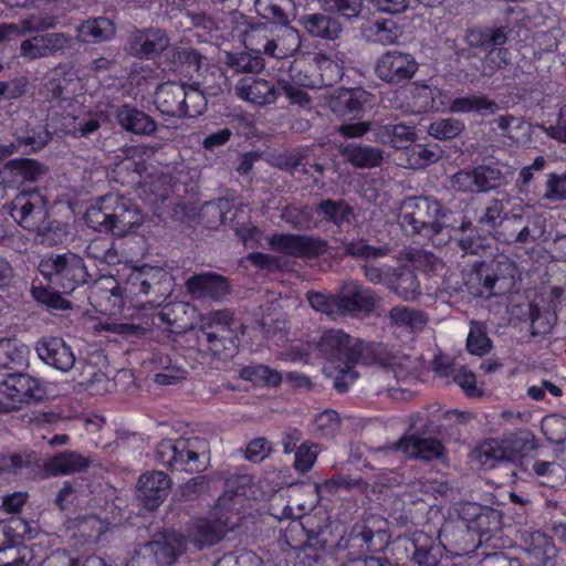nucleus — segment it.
<instances>
[{
  "instance_id": "f257e3e1",
  "label": "nucleus",
  "mask_w": 566,
  "mask_h": 566,
  "mask_svg": "<svg viewBox=\"0 0 566 566\" xmlns=\"http://www.w3.org/2000/svg\"><path fill=\"white\" fill-rule=\"evenodd\" d=\"M248 476L235 474L226 481V490L218 499L214 518H198L188 528V538L198 548L218 544L227 531L243 524L247 517Z\"/></svg>"
},
{
  "instance_id": "f03ea898",
  "label": "nucleus",
  "mask_w": 566,
  "mask_h": 566,
  "mask_svg": "<svg viewBox=\"0 0 566 566\" xmlns=\"http://www.w3.org/2000/svg\"><path fill=\"white\" fill-rule=\"evenodd\" d=\"M365 345L339 329L325 332L318 343L319 353L326 358L323 371L333 386L344 392L356 380L352 364L357 361Z\"/></svg>"
},
{
  "instance_id": "7ed1b4c3",
  "label": "nucleus",
  "mask_w": 566,
  "mask_h": 566,
  "mask_svg": "<svg viewBox=\"0 0 566 566\" xmlns=\"http://www.w3.org/2000/svg\"><path fill=\"white\" fill-rule=\"evenodd\" d=\"M88 227L98 232L125 237L135 232L144 222V214L132 199L106 195L99 197L96 203L85 212Z\"/></svg>"
},
{
  "instance_id": "20e7f679",
  "label": "nucleus",
  "mask_w": 566,
  "mask_h": 566,
  "mask_svg": "<svg viewBox=\"0 0 566 566\" xmlns=\"http://www.w3.org/2000/svg\"><path fill=\"white\" fill-rule=\"evenodd\" d=\"M12 218L24 229L41 237V243L61 241L65 231L60 222L51 220L45 200L38 192L20 193L12 201Z\"/></svg>"
},
{
  "instance_id": "39448f33",
  "label": "nucleus",
  "mask_w": 566,
  "mask_h": 566,
  "mask_svg": "<svg viewBox=\"0 0 566 566\" xmlns=\"http://www.w3.org/2000/svg\"><path fill=\"white\" fill-rule=\"evenodd\" d=\"M155 459L171 471L199 472L206 469V443L199 438L164 439L155 449Z\"/></svg>"
},
{
  "instance_id": "423d86ee",
  "label": "nucleus",
  "mask_w": 566,
  "mask_h": 566,
  "mask_svg": "<svg viewBox=\"0 0 566 566\" xmlns=\"http://www.w3.org/2000/svg\"><path fill=\"white\" fill-rule=\"evenodd\" d=\"M40 273L62 293L69 294L88 282L91 275L82 258L73 253L50 255L39 264Z\"/></svg>"
},
{
  "instance_id": "0eeeda50",
  "label": "nucleus",
  "mask_w": 566,
  "mask_h": 566,
  "mask_svg": "<svg viewBox=\"0 0 566 566\" xmlns=\"http://www.w3.org/2000/svg\"><path fill=\"white\" fill-rule=\"evenodd\" d=\"M443 217L440 203L429 197H411L402 201L399 220L406 231L426 234L439 233Z\"/></svg>"
},
{
  "instance_id": "6e6552de",
  "label": "nucleus",
  "mask_w": 566,
  "mask_h": 566,
  "mask_svg": "<svg viewBox=\"0 0 566 566\" xmlns=\"http://www.w3.org/2000/svg\"><path fill=\"white\" fill-rule=\"evenodd\" d=\"M465 41L470 48L486 52L484 56L486 70L494 72L509 65L510 52L504 48L507 41L505 28L472 29L467 32Z\"/></svg>"
},
{
  "instance_id": "1a4fd4ad",
  "label": "nucleus",
  "mask_w": 566,
  "mask_h": 566,
  "mask_svg": "<svg viewBox=\"0 0 566 566\" xmlns=\"http://www.w3.org/2000/svg\"><path fill=\"white\" fill-rule=\"evenodd\" d=\"M44 394L38 379L25 374L9 375L0 382V413L19 410L24 403L39 401Z\"/></svg>"
},
{
  "instance_id": "9d476101",
  "label": "nucleus",
  "mask_w": 566,
  "mask_h": 566,
  "mask_svg": "<svg viewBox=\"0 0 566 566\" xmlns=\"http://www.w3.org/2000/svg\"><path fill=\"white\" fill-rule=\"evenodd\" d=\"M459 516L467 525L469 535L479 536L473 549L489 542L493 534L501 531L502 515L499 511L482 506L478 503L467 502L460 506Z\"/></svg>"
},
{
  "instance_id": "9b49d317",
  "label": "nucleus",
  "mask_w": 566,
  "mask_h": 566,
  "mask_svg": "<svg viewBox=\"0 0 566 566\" xmlns=\"http://www.w3.org/2000/svg\"><path fill=\"white\" fill-rule=\"evenodd\" d=\"M301 46V35L292 27H282L276 39L262 36L261 32L250 25V52L265 53L276 59L292 56Z\"/></svg>"
},
{
  "instance_id": "f8f14e48",
  "label": "nucleus",
  "mask_w": 566,
  "mask_h": 566,
  "mask_svg": "<svg viewBox=\"0 0 566 566\" xmlns=\"http://www.w3.org/2000/svg\"><path fill=\"white\" fill-rule=\"evenodd\" d=\"M418 66V62L410 53L388 50L377 59L375 74L381 81L397 85L411 80Z\"/></svg>"
},
{
  "instance_id": "ddd939ff",
  "label": "nucleus",
  "mask_w": 566,
  "mask_h": 566,
  "mask_svg": "<svg viewBox=\"0 0 566 566\" xmlns=\"http://www.w3.org/2000/svg\"><path fill=\"white\" fill-rule=\"evenodd\" d=\"M523 440L517 437L502 440L489 439L472 450L471 461L482 468L492 469L499 462L514 460L523 449Z\"/></svg>"
},
{
  "instance_id": "4468645a",
  "label": "nucleus",
  "mask_w": 566,
  "mask_h": 566,
  "mask_svg": "<svg viewBox=\"0 0 566 566\" xmlns=\"http://www.w3.org/2000/svg\"><path fill=\"white\" fill-rule=\"evenodd\" d=\"M170 45V39L164 29L134 28L127 39L125 51L138 59H155Z\"/></svg>"
},
{
  "instance_id": "2eb2a0df",
  "label": "nucleus",
  "mask_w": 566,
  "mask_h": 566,
  "mask_svg": "<svg viewBox=\"0 0 566 566\" xmlns=\"http://www.w3.org/2000/svg\"><path fill=\"white\" fill-rule=\"evenodd\" d=\"M270 244L274 251L294 258H316L327 251L326 241L306 234H276Z\"/></svg>"
},
{
  "instance_id": "dca6fc26",
  "label": "nucleus",
  "mask_w": 566,
  "mask_h": 566,
  "mask_svg": "<svg viewBox=\"0 0 566 566\" xmlns=\"http://www.w3.org/2000/svg\"><path fill=\"white\" fill-rule=\"evenodd\" d=\"M146 555L156 566H171L186 549L185 537L175 532H165L143 546Z\"/></svg>"
},
{
  "instance_id": "f3484780",
  "label": "nucleus",
  "mask_w": 566,
  "mask_h": 566,
  "mask_svg": "<svg viewBox=\"0 0 566 566\" xmlns=\"http://www.w3.org/2000/svg\"><path fill=\"white\" fill-rule=\"evenodd\" d=\"M172 481L164 471H150L140 475L137 499L148 511L159 507L167 499Z\"/></svg>"
},
{
  "instance_id": "a211bd4d",
  "label": "nucleus",
  "mask_w": 566,
  "mask_h": 566,
  "mask_svg": "<svg viewBox=\"0 0 566 566\" xmlns=\"http://www.w3.org/2000/svg\"><path fill=\"white\" fill-rule=\"evenodd\" d=\"M187 292L196 300L221 301L230 294L228 279L214 272H203L190 276L186 282Z\"/></svg>"
},
{
  "instance_id": "6ab92c4d",
  "label": "nucleus",
  "mask_w": 566,
  "mask_h": 566,
  "mask_svg": "<svg viewBox=\"0 0 566 566\" xmlns=\"http://www.w3.org/2000/svg\"><path fill=\"white\" fill-rule=\"evenodd\" d=\"M316 69L319 71L321 78L314 80L302 76L301 73L292 74L293 80L303 87L332 86L343 76V66L337 53L329 54L317 52L313 57Z\"/></svg>"
},
{
  "instance_id": "aec40b11",
  "label": "nucleus",
  "mask_w": 566,
  "mask_h": 566,
  "mask_svg": "<svg viewBox=\"0 0 566 566\" xmlns=\"http://www.w3.org/2000/svg\"><path fill=\"white\" fill-rule=\"evenodd\" d=\"M338 303L340 316L367 315L375 308L376 296L370 289L356 283H348L338 293Z\"/></svg>"
},
{
  "instance_id": "412c9836",
  "label": "nucleus",
  "mask_w": 566,
  "mask_h": 566,
  "mask_svg": "<svg viewBox=\"0 0 566 566\" xmlns=\"http://www.w3.org/2000/svg\"><path fill=\"white\" fill-rule=\"evenodd\" d=\"M35 350L41 360L61 371H69L75 365V356L71 347L61 337H43Z\"/></svg>"
},
{
  "instance_id": "4be33fe9",
  "label": "nucleus",
  "mask_w": 566,
  "mask_h": 566,
  "mask_svg": "<svg viewBox=\"0 0 566 566\" xmlns=\"http://www.w3.org/2000/svg\"><path fill=\"white\" fill-rule=\"evenodd\" d=\"M186 84L166 82L157 87L155 104L157 109L168 116L182 118L187 115Z\"/></svg>"
},
{
  "instance_id": "5701e85b",
  "label": "nucleus",
  "mask_w": 566,
  "mask_h": 566,
  "mask_svg": "<svg viewBox=\"0 0 566 566\" xmlns=\"http://www.w3.org/2000/svg\"><path fill=\"white\" fill-rule=\"evenodd\" d=\"M389 449L400 451L408 458L424 461L439 459L443 454V446L439 440L417 436L402 437Z\"/></svg>"
},
{
  "instance_id": "b1692460",
  "label": "nucleus",
  "mask_w": 566,
  "mask_h": 566,
  "mask_svg": "<svg viewBox=\"0 0 566 566\" xmlns=\"http://www.w3.org/2000/svg\"><path fill=\"white\" fill-rule=\"evenodd\" d=\"M67 46H70V40L63 33H46L24 40L20 50L21 55L34 60L53 55Z\"/></svg>"
},
{
  "instance_id": "393cba45",
  "label": "nucleus",
  "mask_w": 566,
  "mask_h": 566,
  "mask_svg": "<svg viewBox=\"0 0 566 566\" xmlns=\"http://www.w3.org/2000/svg\"><path fill=\"white\" fill-rule=\"evenodd\" d=\"M114 115L117 123L133 134L148 136L157 129V124L151 116L128 104L117 107Z\"/></svg>"
},
{
  "instance_id": "a878e982",
  "label": "nucleus",
  "mask_w": 566,
  "mask_h": 566,
  "mask_svg": "<svg viewBox=\"0 0 566 566\" xmlns=\"http://www.w3.org/2000/svg\"><path fill=\"white\" fill-rule=\"evenodd\" d=\"M524 551L536 566L549 565L556 556L553 541L541 532H523Z\"/></svg>"
},
{
  "instance_id": "bb28decb",
  "label": "nucleus",
  "mask_w": 566,
  "mask_h": 566,
  "mask_svg": "<svg viewBox=\"0 0 566 566\" xmlns=\"http://www.w3.org/2000/svg\"><path fill=\"white\" fill-rule=\"evenodd\" d=\"M300 24L305 31L315 38L335 40L342 33L340 22L331 15L324 13H307L298 19Z\"/></svg>"
},
{
  "instance_id": "cd10ccee",
  "label": "nucleus",
  "mask_w": 566,
  "mask_h": 566,
  "mask_svg": "<svg viewBox=\"0 0 566 566\" xmlns=\"http://www.w3.org/2000/svg\"><path fill=\"white\" fill-rule=\"evenodd\" d=\"M77 40L83 43H101L111 40L116 33L113 20L106 17L91 18L76 28Z\"/></svg>"
},
{
  "instance_id": "c85d7f7f",
  "label": "nucleus",
  "mask_w": 566,
  "mask_h": 566,
  "mask_svg": "<svg viewBox=\"0 0 566 566\" xmlns=\"http://www.w3.org/2000/svg\"><path fill=\"white\" fill-rule=\"evenodd\" d=\"M374 136L376 142L398 149L407 148L417 137L413 127L405 124L377 125Z\"/></svg>"
},
{
  "instance_id": "c756f323",
  "label": "nucleus",
  "mask_w": 566,
  "mask_h": 566,
  "mask_svg": "<svg viewBox=\"0 0 566 566\" xmlns=\"http://www.w3.org/2000/svg\"><path fill=\"white\" fill-rule=\"evenodd\" d=\"M88 464L87 458L73 451H64L50 458L44 463V470L50 475L71 474L85 470Z\"/></svg>"
},
{
  "instance_id": "7c9ffc66",
  "label": "nucleus",
  "mask_w": 566,
  "mask_h": 566,
  "mask_svg": "<svg viewBox=\"0 0 566 566\" xmlns=\"http://www.w3.org/2000/svg\"><path fill=\"white\" fill-rule=\"evenodd\" d=\"M348 163L357 168H374L381 164L384 153L381 149L369 145L349 144L340 149Z\"/></svg>"
},
{
  "instance_id": "2f4dec72",
  "label": "nucleus",
  "mask_w": 566,
  "mask_h": 566,
  "mask_svg": "<svg viewBox=\"0 0 566 566\" xmlns=\"http://www.w3.org/2000/svg\"><path fill=\"white\" fill-rule=\"evenodd\" d=\"M499 109L497 104L484 95H468L453 99L449 111L457 114H465L471 112L483 114H495Z\"/></svg>"
},
{
  "instance_id": "473e14b6",
  "label": "nucleus",
  "mask_w": 566,
  "mask_h": 566,
  "mask_svg": "<svg viewBox=\"0 0 566 566\" xmlns=\"http://www.w3.org/2000/svg\"><path fill=\"white\" fill-rule=\"evenodd\" d=\"M388 317L390 324L412 332L422 329L428 323V316L422 311L402 305L392 307Z\"/></svg>"
},
{
  "instance_id": "72a5a7b5",
  "label": "nucleus",
  "mask_w": 566,
  "mask_h": 566,
  "mask_svg": "<svg viewBox=\"0 0 566 566\" xmlns=\"http://www.w3.org/2000/svg\"><path fill=\"white\" fill-rule=\"evenodd\" d=\"M6 169L10 171L17 181L34 182L38 181L45 172V168L36 160L20 158L10 160L6 165Z\"/></svg>"
},
{
  "instance_id": "f704fd0d",
  "label": "nucleus",
  "mask_w": 566,
  "mask_h": 566,
  "mask_svg": "<svg viewBox=\"0 0 566 566\" xmlns=\"http://www.w3.org/2000/svg\"><path fill=\"white\" fill-rule=\"evenodd\" d=\"M317 213L323 217L324 220L342 226L350 223L354 218L353 208L345 201H334L331 199L323 200L316 209Z\"/></svg>"
},
{
  "instance_id": "c9c22d12",
  "label": "nucleus",
  "mask_w": 566,
  "mask_h": 566,
  "mask_svg": "<svg viewBox=\"0 0 566 566\" xmlns=\"http://www.w3.org/2000/svg\"><path fill=\"white\" fill-rule=\"evenodd\" d=\"M85 252L88 258L108 265L118 264L120 262L116 244L108 238L99 237L93 239L86 247Z\"/></svg>"
},
{
  "instance_id": "e433bc0d",
  "label": "nucleus",
  "mask_w": 566,
  "mask_h": 566,
  "mask_svg": "<svg viewBox=\"0 0 566 566\" xmlns=\"http://www.w3.org/2000/svg\"><path fill=\"white\" fill-rule=\"evenodd\" d=\"M396 277L390 285L395 292L403 301H413L420 294V286L416 274L408 269L396 270Z\"/></svg>"
},
{
  "instance_id": "4c0bfd02",
  "label": "nucleus",
  "mask_w": 566,
  "mask_h": 566,
  "mask_svg": "<svg viewBox=\"0 0 566 566\" xmlns=\"http://www.w3.org/2000/svg\"><path fill=\"white\" fill-rule=\"evenodd\" d=\"M39 463L38 454L34 451L19 453L0 452V472L19 473L24 468Z\"/></svg>"
},
{
  "instance_id": "58836bf2",
  "label": "nucleus",
  "mask_w": 566,
  "mask_h": 566,
  "mask_svg": "<svg viewBox=\"0 0 566 566\" xmlns=\"http://www.w3.org/2000/svg\"><path fill=\"white\" fill-rule=\"evenodd\" d=\"M464 130V123L457 118H439L428 127V134L439 140L452 139Z\"/></svg>"
},
{
  "instance_id": "ea45409f",
  "label": "nucleus",
  "mask_w": 566,
  "mask_h": 566,
  "mask_svg": "<svg viewBox=\"0 0 566 566\" xmlns=\"http://www.w3.org/2000/svg\"><path fill=\"white\" fill-rule=\"evenodd\" d=\"M319 7L325 12L339 13L346 19L357 18L363 9V0H318Z\"/></svg>"
},
{
  "instance_id": "a19ab883",
  "label": "nucleus",
  "mask_w": 566,
  "mask_h": 566,
  "mask_svg": "<svg viewBox=\"0 0 566 566\" xmlns=\"http://www.w3.org/2000/svg\"><path fill=\"white\" fill-rule=\"evenodd\" d=\"M307 301L313 310L322 312L333 319L340 316L338 294L326 295L319 292H308Z\"/></svg>"
},
{
  "instance_id": "79ce46f5",
  "label": "nucleus",
  "mask_w": 566,
  "mask_h": 566,
  "mask_svg": "<svg viewBox=\"0 0 566 566\" xmlns=\"http://www.w3.org/2000/svg\"><path fill=\"white\" fill-rule=\"evenodd\" d=\"M543 199L548 202L566 200V172H551L546 176Z\"/></svg>"
},
{
  "instance_id": "37998d69",
  "label": "nucleus",
  "mask_w": 566,
  "mask_h": 566,
  "mask_svg": "<svg viewBox=\"0 0 566 566\" xmlns=\"http://www.w3.org/2000/svg\"><path fill=\"white\" fill-rule=\"evenodd\" d=\"M369 102V94L364 90H345L343 91L337 101L334 103V111H338L340 105H344L349 114L360 112L365 104Z\"/></svg>"
},
{
  "instance_id": "c03bdc74",
  "label": "nucleus",
  "mask_w": 566,
  "mask_h": 566,
  "mask_svg": "<svg viewBox=\"0 0 566 566\" xmlns=\"http://www.w3.org/2000/svg\"><path fill=\"white\" fill-rule=\"evenodd\" d=\"M476 192H485L495 189L502 184V172L491 166H479L473 168Z\"/></svg>"
},
{
  "instance_id": "a18cd8bd",
  "label": "nucleus",
  "mask_w": 566,
  "mask_h": 566,
  "mask_svg": "<svg viewBox=\"0 0 566 566\" xmlns=\"http://www.w3.org/2000/svg\"><path fill=\"white\" fill-rule=\"evenodd\" d=\"M345 252L356 259H378L385 256L389 250L386 247H374L361 239L353 240L345 244Z\"/></svg>"
},
{
  "instance_id": "49530a36",
  "label": "nucleus",
  "mask_w": 566,
  "mask_h": 566,
  "mask_svg": "<svg viewBox=\"0 0 566 566\" xmlns=\"http://www.w3.org/2000/svg\"><path fill=\"white\" fill-rule=\"evenodd\" d=\"M541 429L551 442L560 443L566 440V417L548 415L543 418Z\"/></svg>"
},
{
  "instance_id": "de8ad7c7",
  "label": "nucleus",
  "mask_w": 566,
  "mask_h": 566,
  "mask_svg": "<svg viewBox=\"0 0 566 566\" xmlns=\"http://www.w3.org/2000/svg\"><path fill=\"white\" fill-rule=\"evenodd\" d=\"M467 347L471 354L482 356L490 352L491 340L486 336L483 326L476 322L471 323V329L467 339Z\"/></svg>"
},
{
  "instance_id": "09e8293b",
  "label": "nucleus",
  "mask_w": 566,
  "mask_h": 566,
  "mask_svg": "<svg viewBox=\"0 0 566 566\" xmlns=\"http://www.w3.org/2000/svg\"><path fill=\"white\" fill-rule=\"evenodd\" d=\"M186 117H197L203 113L207 107V98L203 91L200 90V84L195 82L192 84H186Z\"/></svg>"
},
{
  "instance_id": "8fccbe9b",
  "label": "nucleus",
  "mask_w": 566,
  "mask_h": 566,
  "mask_svg": "<svg viewBox=\"0 0 566 566\" xmlns=\"http://www.w3.org/2000/svg\"><path fill=\"white\" fill-rule=\"evenodd\" d=\"M408 167L412 169L424 168L430 164L438 161L441 155L438 150L417 145L407 154Z\"/></svg>"
},
{
  "instance_id": "3c124183",
  "label": "nucleus",
  "mask_w": 566,
  "mask_h": 566,
  "mask_svg": "<svg viewBox=\"0 0 566 566\" xmlns=\"http://www.w3.org/2000/svg\"><path fill=\"white\" fill-rule=\"evenodd\" d=\"M250 382L254 387H276L282 382V375L265 365H258L250 368Z\"/></svg>"
},
{
  "instance_id": "603ef678",
  "label": "nucleus",
  "mask_w": 566,
  "mask_h": 566,
  "mask_svg": "<svg viewBox=\"0 0 566 566\" xmlns=\"http://www.w3.org/2000/svg\"><path fill=\"white\" fill-rule=\"evenodd\" d=\"M520 221L521 218L517 216L510 219L503 229L496 232V239L505 243L527 242L531 237L530 229L527 226H524L517 230L516 223Z\"/></svg>"
},
{
  "instance_id": "864d4df0",
  "label": "nucleus",
  "mask_w": 566,
  "mask_h": 566,
  "mask_svg": "<svg viewBox=\"0 0 566 566\" xmlns=\"http://www.w3.org/2000/svg\"><path fill=\"white\" fill-rule=\"evenodd\" d=\"M143 276L145 277V282H147L148 286L151 289L155 294H164L163 286L170 283L169 274L160 268L143 265L138 268Z\"/></svg>"
},
{
  "instance_id": "5fc2aeb1",
  "label": "nucleus",
  "mask_w": 566,
  "mask_h": 566,
  "mask_svg": "<svg viewBox=\"0 0 566 566\" xmlns=\"http://www.w3.org/2000/svg\"><path fill=\"white\" fill-rule=\"evenodd\" d=\"M274 101L275 91L270 82L259 78L250 84V103L264 105Z\"/></svg>"
},
{
  "instance_id": "6e6d98bb",
  "label": "nucleus",
  "mask_w": 566,
  "mask_h": 566,
  "mask_svg": "<svg viewBox=\"0 0 566 566\" xmlns=\"http://www.w3.org/2000/svg\"><path fill=\"white\" fill-rule=\"evenodd\" d=\"M363 271L369 282L374 284H385L388 289H390L396 277V269L388 265L376 266L374 264H364Z\"/></svg>"
},
{
  "instance_id": "4d7b16f0",
  "label": "nucleus",
  "mask_w": 566,
  "mask_h": 566,
  "mask_svg": "<svg viewBox=\"0 0 566 566\" xmlns=\"http://www.w3.org/2000/svg\"><path fill=\"white\" fill-rule=\"evenodd\" d=\"M451 384H457L469 397L482 395V390L476 385L475 375L464 367H459L453 373Z\"/></svg>"
},
{
  "instance_id": "13d9d810",
  "label": "nucleus",
  "mask_w": 566,
  "mask_h": 566,
  "mask_svg": "<svg viewBox=\"0 0 566 566\" xmlns=\"http://www.w3.org/2000/svg\"><path fill=\"white\" fill-rule=\"evenodd\" d=\"M206 485V478L202 475L195 476L181 484L174 493V501L187 502L193 501Z\"/></svg>"
},
{
  "instance_id": "bf43d9fd",
  "label": "nucleus",
  "mask_w": 566,
  "mask_h": 566,
  "mask_svg": "<svg viewBox=\"0 0 566 566\" xmlns=\"http://www.w3.org/2000/svg\"><path fill=\"white\" fill-rule=\"evenodd\" d=\"M78 364L81 365V373L76 378L78 386L84 389H91L97 384L107 381L106 375L93 364L87 361H80Z\"/></svg>"
},
{
  "instance_id": "052dcab7",
  "label": "nucleus",
  "mask_w": 566,
  "mask_h": 566,
  "mask_svg": "<svg viewBox=\"0 0 566 566\" xmlns=\"http://www.w3.org/2000/svg\"><path fill=\"white\" fill-rule=\"evenodd\" d=\"M318 454L316 444L303 443L295 450L294 468L305 473L312 469Z\"/></svg>"
},
{
  "instance_id": "680f3d73",
  "label": "nucleus",
  "mask_w": 566,
  "mask_h": 566,
  "mask_svg": "<svg viewBox=\"0 0 566 566\" xmlns=\"http://www.w3.org/2000/svg\"><path fill=\"white\" fill-rule=\"evenodd\" d=\"M313 430L322 436L333 434L339 427V419L334 410H325L313 420Z\"/></svg>"
},
{
  "instance_id": "e2e57ef3",
  "label": "nucleus",
  "mask_w": 566,
  "mask_h": 566,
  "mask_svg": "<svg viewBox=\"0 0 566 566\" xmlns=\"http://www.w3.org/2000/svg\"><path fill=\"white\" fill-rule=\"evenodd\" d=\"M32 294L39 303L52 310H65L70 307V303L55 291L45 287H33Z\"/></svg>"
},
{
  "instance_id": "0e129e2a",
  "label": "nucleus",
  "mask_w": 566,
  "mask_h": 566,
  "mask_svg": "<svg viewBox=\"0 0 566 566\" xmlns=\"http://www.w3.org/2000/svg\"><path fill=\"white\" fill-rule=\"evenodd\" d=\"M301 494L306 496V499L304 501L296 502V505L298 509V514L295 515V517H300V516L311 512L313 509L316 507V505L321 501L318 484L303 485L301 488Z\"/></svg>"
},
{
  "instance_id": "69168bd1",
  "label": "nucleus",
  "mask_w": 566,
  "mask_h": 566,
  "mask_svg": "<svg viewBox=\"0 0 566 566\" xmlns=\"http://www.w3.org/2000/svg\"><path fill=\"white\" fill-rule=\"evenodd\" d=\"M375 30V39L382 45L396 43L401 35L400 29L392 21L376 22Z\"/></svg>"
},
{
  "instance_id": "338daca9",
  "label": "nucleus",
  "mask_w": 566,
  "mask_h": 566,
  "mask_svg": "<svg viewBox=\"0 0 566 566\" xmlns=\"http://www.w3.org/2000/svg\"><path fill=\"white\" fill-rule=\"evenodd\" d=\"M203 56L193 48H176L172 51V62L200 71Z\"/></svg>"
},
{
  "instance_id": "774afa93",
  "label": "nucleus",
  "mask_w": 566,
  "mask_h": 566,
  "mask_svg": "<svg viewBox=\"0 0 566 566\" xmlns=\"http://www.w3.org/2000/svg\"><path fill=\"white\" fill-rule=\"evenodd\" d=\"M473 169H463L450 177V187L459 192H476Z\"/></svg>"
}]
</instances>
